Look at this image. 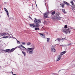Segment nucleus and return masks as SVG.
I'll return each mask as SVG.
<instances>
[{"instance_id": "obj_45", "label": "nucleus", "mask_w": 75, "mask_h": 75, "mask_svg": "<svg viewBox=\"0 0 75 75\" xmlns=\"http://www.w3.org/2000/svg\"><path fill=\"white\" fill-rule=\"evenodd\" d=\"M36 4V6H37V4Z\"/></svg>"}, {"instance_id": "obj_14", "label": "nucleus", "mask_w": 75, "mask_h": 75, "mask_svg": "<svg viewBox=\"0 0 75 75\" xmlns=\"http://www.w3.org/2000/svg\"><path fill=\"white\" fill-rule=\"evenodd\" d=\"M62 40V39L60 38H57V40L59 42H60V41H61Z\"/></svg>"}, {"instance_id": "obj_26", "label": "nucleus", "mask_w": 75, "mask_h": 75, "mask_svg": "<svg viewBox=\"0 0 75 75\" xmlns=\"http://www.w3.org/2000/svg\"><path fill=\"white\" fill-rule=\"evenodd\" d=\"M67 27H68V26H67V25H65L64 27V28H67Z\"/></svg>"}, {"instance_id": "obj_28", "label": "nucleus", "mask_w": 75, "mask_h": 75, "mask_svg": "<svg viewBox=\"0 0 75 75\" xmlns=\"http://www.w3.org/2000/svg\"><path fill=\"white\" fill-rule=\"evenodd\" d=\"M9 19H10L11 20V19L12 20H14V18L12 17H11L10 18V17L9 18Z\"/></svg>"}, {"instance_id": "obj_41", "label": "nucleus", "mask_w": 75, "mask_h": 75, "mask_svg": "<svg viewBox=\"0 0 75 75\" xmlns=\"http://www.w3.org/2000/svg\"><path fill=\"white\" fill-rule=\"evenodd\" d=\"M11 72L12 73V74H13V73L12 72Z\"/></svg>"}, {"instance_id": "obj_44", "label": "nucleus", "mask_w": 75, "mask_h": 75, "mask_svg": "<svg viewBox=\"0 0 75 75\" xmlns=\"http://www.w3.org/2000/svg\"><path fill=\"white\" fill-rule=\"evenodd\" d=\"M61 71V70H59V71L58 72H59V71Z\"/></svg>"}, {"instance_id": "obj_6", "label": "nucleus", "mask_w": 75, "mask_h": 75, "mask_svg": "<svg viewBox=\"0 0 75 75\" xmlns=\"http://www.w3.org/2000/svg\"><path fill=\"white\" fill-rule=\"evenodd\" d=\"M55 47V46H52V47L51 48V50L52 52H55V49L54 48Z\"/></svg>"}, {"instance_id": "obj_3", "label": "nucleus", "mask_w": 75, "mask_h": 75, "mask_svg": "<svg viewBox=\"0 0 75 75\" xmlns=\"http://www.w3.org/2000/svg\"><path fill=\"white\" fill-rule=\"evenodd\" d=\"M14 50H15V48H12L11 49V50L10 49H6V50H2V51H4L5 52H13Z\"/></svg>"}, {"instance_id": "obj_10", "label": "nucleus", "mask_w": 75, "mask_h": 75, "mask_svg": "<svg viewBox=\"0 0 75 75\" xmlns=\"http://www.w3.org/2000/svg\"><path fill=\"white\" fill-rule=\"evenodd\" d=\"M30 25L31 27H32V28H35V26L33 24H30Z\"/></svg>"}, {"instance_id": "obj_13", "label": "nucleus", "mask_w": 75, "mask_h": 75, "mask_svg": "<svg viewBox=\"0 0 75 75\" xmlns=\"http://www.w3.org/2000/svg\"><path fill=\"white\" fill-rule=\"evenodd\" d=\"M44 16L45 18H47V17H48V15H47V13H45L44 15Z\"/></svg>"}, {"instance_id": "obj_30", "label": "nucleus", "mask_w": 75, "mask_h": 75, "mask_svg": "<svg viewBox=\"0 0 75 75\" xmlns=\"http://www.w3.org/2000/svg\"><path fill=\"white\" fill-rule=\"evenodd\" d=\"M73 7L72 6H71V7H72L74 8H75V5L74 4V5H73Z\"/></svg>"}, {"instance_id": "obj_19", "label": "nucleus", "mask_w": 75, "mask_h": 75, "mask_svg": "<svg viewBox=\"0 0 75 75\" xmlns=\"http://www.w3.org/2000/svg\"><path fill=\"white\" fill-rule=\"evenodd\" d=\"M8 38V36H6L3 37V38Z\"/></svg>"}, {"instance_id": "obj_27", "label": "nucleus", "mask_w": 75, "mask_h": 75, "mask_svg": "<svg viewBox=\"0 0 75 75\" xmlns=\"http://www.w3.org/2000/svg\"><path fill=\"white\" fill-rule=\"evenodd\" d=\"M22 44L23 45H25V42H22Z\"/></svg>"}, {"instance_id": "obj_46", "label": "nucleus", "mask_w": 75, "mask_h": 75, "mask_svg": "<svg viewBox=\"0 0 75 75\" xmlns=\"http://www.w3.org/2000/svg\"><path fill=\"white\" fill-rule=\"evenodd\" d=\"M45 4H46V3H45Z\"/></svg>"}, {"instance_id": "obj_9", "label": "nucleus", "mask_w": 75, "mask_h": 75, "mask_svg": "<svg viewBox=\"0 0 75 75\" xmlns=\"http://www.w3.org/2000/svg\"><path fill=\"white\" fill-rule=\"evenodd\" d=\"M4 8V10L6 12V13H7V15L8 17V18H9V15H8V14H9L8 11L7 10V9L6 8Z\"/></svg>"}, {"instance_id": "obj_32", "label": "nucleus", "mask_w": 75, "mask_h": 75, "mask_svg": "<svg viewBox=\"0 0 75 75\" xmlns=\"http://www.w3.org/2000/svg\"><path fill=\"white\" fill-rule=\"evenodd\" d=\"M61 18H62V17H59V16H58V18H57V19H59H59Z\"/></svg>"}, {"instance_id": "obj_47", "label": "nucleus", "mask_w": 75, "mask_h": 75, "mask_svg": "<svg viewBox=\"0 0 75 75\" xmlns=\"http://www.w3.org/2000/svg\"><path fill=\"white\" fill-rule=\"evenodd\" d=\"M1 42V41H0V42Z\"/></svg>"}, {"instance_id": "obj_11", "label": "nucleus", "mask_w": 75, "mask_h": 75, "mask_svg": "<svg viewBox=\"0 0 75 75\" xmlns=\"http://www.w3.org/2000/svg\"><path fill=\"white\" fill-rule=\"evenodd\" d=\"M39 34H40V35L42 37V38H45V36L44 34H42L41 33H39Z\"/></svg>"}, {"instance_id": "obj_21", "label": "nucleus", "mask_w": 75, "mask_h": 75, "mask_svg": "<svg viewBox=\"0 0 75 75\" xmlns=\"http://www.w3.org/2000/svg\"><path fill=\"white\" fill-rule=\"evenodd\" d=\"M15 38V39H16V41H17V44H20V41H18V40H17L16 39V38Z\"/></svg>"}, {"instance_id": "obj_33", "label": "nucleus", "mask_w": 75, "mask_h": 75, "mask_svg": "<svg viewBox=\"0 0 75 75\" xmlns=\"http://www.w3.org/2000/svg\"><path fill=\"white\" fill-rule=\"evenodd\" d=\"M35 30H36V31H37L38 30L37 29V28H35Z\"/></svg>"}, {"instance_id": "obj_8", "label": "nucleus", "mask_w": 75, "mask_h": 75, "mask_svg": "<svg viewBox=\"0 0 75 75\" xmlns=\"http://www.w3.org/2000/svg\"><path fill=\"white\" fill-rule=\"evenodd\" d=\"M61 57H62V56H58L57 57V59L56 60V61H59L61 59Z\"/></svg>"}, {"instance_id": "obj_16", "label": "nucleus", "mask_w": 75, "mask_h": 75, "mask_svg": "<svg viewBox=\"0 0 75 75\" xmlns=\"http://www.w3.org/2000/svg\"><path fill=\"white\" fill-rule=\"evenodd\" d=\"M51 14H52V15H54V14H55V11H53L51 13Z\"/></svg>"}, {"instance_id": "obj_15", "label": "nucleus", "mask_w": 75, "mask_h": 75, "mask_svg": "<svg viewBox=\"0 0 75 75\" xmlns=\"http://www.w3.org/2000/svg\"><path fill=\"white\" fill-rule=\"evenodd\" d=\"M22 54H23L24 55V56H25L26 55V53H25V52H23V51H22Z\"/></svg>"}, {"instance_id": "obj_4", "label": "nucleus", "mask_w": 75, "mask_h": 75, "mask_svg": "<svg viewBox=\"0 0 75 75\" xmlns=\"http://www.w3.org/2000/svg\"><path fill=\"white\" fill-rule=\"evenodd\" d=\"M34 22L36 24H40L41 23V20H40V19L37 20L36 18H35Z\"/></svg>"}, {"instance_id": "obj_7", "label": "nucleus", "mask_w": 75, "mask_h": 75, "mask_svg": "<svg viewBox=\"0 0 75 75\" xmlns=\"http://www.w3.org/2000/svg\"><path fill=\"white\" fill-rule=\"evenodd\" d=\"M59 14H60L59 12L56 13L55 16V18H58V17L59 16Z\"/></svg>"}, {"instance_id": "obj_36", "label": "nucleus", "mask_w": 75, "mask_h": 75, "mask_svg": "<svg viewBox=\"0 0 75 75\" xmlns=\"http://www.w3.org/2000/svg\"><path fill=\"white\" fill-rule=\"evenodd\" d=\"M29 18H30V19H31L32 20V18H31V17H30V16H29Z\"/></svg>"}, {"instance_id": "obj_40", "label": "nucleus", "mask_w": 75, "mask_h": 75, "mask_svg": "<svg viewBox=\"0 0 75 75\" xmlns=\"http://www.w3.org/2000/svg\"><path fill=\"white\" fill-rule=\"evenodd\" d=\"M13 75H16V74H13Z\"/></svg>"}, {"instance_id": "obj_38", "label": "nucleus", "mask_w": 75, "mask_h": 75, "mask_svg": "<svg viewBox=\"0 0 75 75\" xmlns=\"http://www.w3.org/2000/svg\"><path fill=\"white\" fill-rule=\"evenodd\" d=\"M60 46H61L62 47H63V46H64V45H60Z\"/></svg>"}, {"instance_id": "obj_22", "label": "nucleus", "mask_w": 75, "mask_h": 75, "mask_svg": "<svg viewBox=\"0 0 75 75\" xmlns=\"http://www.w3.org/2000/svg\"><path fill=\"white\" fill-rule=\"evenodd\" d=\"M64 3L65 4H67V5H69V4H68L66 2L64 1Z\"/></svg>"}, {"instance_id": "obj_42", "label": "nucleus", "mask_w": 75, "mask_h": 75, "mask_svg": "<svg viewBox=\"0 0 75 75\" xmlns=\"http://www.w3.org/2000/svg\"><path fill=\"white\" fill-rule=\"evenodd\" d=\"M57 40H57V39H56V40H55V41H57Z\"/></svg>"}, {"instance_id": "obj_5", "label": "nucleus", "mask_w": 75, "mask_h": 75, "mask_svg": "<svg viewBox=\"0 0 75 75\" xmlns=\"http://www.w3.org/2000/svg\"><path fill=\"white\" fill-rule=\"evenodd\" d=\"M21 47H22V48H25V50H27V48L24 47L23 46V45H20L18 46L16 48H20V49H21V50H23V49H21Z\"/></svg>"}, {"instance_id": "obj_31", "label": "nucleus", "mask_w": 75, "mask_h": 75, "mask_svg": "<svg viewBox=\"0 0 75 75\" xmlns=\"http://www.w3.org/2000/svg\"><path fill=\"white\" fill-rule=\"evenodd\" d=\"M60 5H61V6H62V7H64V5H63L61 4H60Z\"/></svg>"}, {"instance_id": "obj_18", "label": "nucleus", "mask_w": 75, "mask_h": 75, "mask_svg": "<svg viewBox=\"0 0 75 75\" xmlns=\"http://www.w3.org/2000/svg\"><path fill=\"white\" fill-rule=\"evenodd\" d=\"M35 25V27H39V24L38 23H36V25Z\"/></svg>"}, {"instance_id": "obj_43", "label": "nucleus", "mask_w": 75, "mask_h": 75, "mask_svg": "<svg viewBox=\"0 0 75 75\" xmlns=\"http://www.w3.org/2000/svg\"><path fill=\"white\" fill-rule=\"evenodd\" d=\"M73 65H74V66H75V64Z\"/></svg>"}, {"instance_id": "obj_24", "label": "nucleus", "mask_w": 75, "mask_h": 75, "mask_svg": "<svg viewBox=\"0 0 75 75\" xmlns=\"http://www.w3.org/2000/svg\"><path fill=\"white\" fill-rule=\"evenodd\" d=\"M47 39V42H49V41H50V38H46Z\"/></svg>"}, {"instance_id": "obj_25", "label": "nucleus", "mask_w": 75, "mask_h": 75, "mask_svg": "<svg viewBox=\"0 0 75 75\" xmlns=\"http://www.w3.org/2000/svg\"><path fill=\"white\" fill-rule=\"evenodd\" d=\"M31 42H29L28 43V44H27V45H31Z\"/></svg>"}, {"instance_id": "obj_34", "label": "nucleus", "mask_w": 75, "mask_h": 75, "mask_svg": "<svg viewBox=\"0 0 75 75\" xmlns=\"http://www.w3.org/2000/svg\"><path fill=\"white\" fill-rule=\"evenodd\" d=\"M6 35H9V34H8V33H6Z\"/></svg>"}, {"instance_id": "obj_12", "label": "nucleus", "mask_w": 75, "mask_h": 75, "mask_svg": "<svg viewBox=\"0 0 75 75\" xmlns=\"http://www.w3.org/2000/svg\"><path fill=\"white\" fill-rule=\"evenodd\" d=\"M66 52H67V51H65L63 52H62L60 54V55H63L64 54H65V53H66Z\"/></svg>"}, {"instance_id": "obj_2", "label": "nucleus", "mask_w": 75, "mask_h": 75, "mask_svg": "<svg viewBox=\"0 0 75 75\" xmlns=\"http://www.w3.org/2000/svg\"><path fill=\"white\" fill-rule=\"evenodd\" d=\"M72 27H68V29H63L62 30V32L63 33H65V34H68V33H71V29H72Z\"/></svg>"}, {"instance_id": "obj_1", "label": "nucleus", "mask_w": 75, "mask_h": 75, "mask_svg": "<svg viewBox=\"0 0 75 75\" xmlns=\"http://www.w3.org/2000/svg\"><path fill=\"white\" fill-rule=\"evenodd\" d=\"M35 48V47L34 46L32 48H28L27 52L28 54H33L34 51L33 50Z\"/></svg>"}, {"instance_id": "obj_37", "label": "nucleus", "mask_w": 75, "mask_h": 75, "mask_svg": "<svg viewBox=\"0 0 75 75\" xmlns=\"http://www.w3.org/2000/svg\"><path fill=\"white\" fill-rule=\"evenodd\" d=\"M62 38L63 40H66V39H65V38Z\"/></svg>"}, {"instance_id": "obj_23", "label": "nucleus", "mask_w": 75, "mask_h": 75, "mask_svg": "<svg viewBox=\"0 0 75 75\" xmlns=\"http://www.w3.org/2000/svg\"><path fill=\"white\" fill-rule=\"evenodd\" d=\"M70 3H71L72 6H73L74 5V1H71L70 2Z\"/></svg>"}, {"instance_id": "obj_29", "label": "nucleus", "mask_w": 75, "mask_h": 75, "mask_svg": "<svg viewBox=\"0 0 75 75\" xmlns=\"http://www.w3.org/2000/svg\"><path fill=\"white\" fill-rule=\"evenodd\" d=\"M71 44H72L71 43H70L68 45H67V46H69V45H71Z\"/></svg>"}, {"instance_id": "obj_17", "label": "nucleus", "mask_w": 75, "mask_h": 75, "mask_svg": "<svg viewBox=\"0 0 75 75\" xmlns=\"http://www.w3.org/2000/svg\"><path fill=\"white\" fill-rule=\"evenodd\" d=\"M6 33H4L1 34V35L2 36L5 35H6Z\"/></svg>"}, {"instance_id": "obj_20", "label": "nucleus", "mask_w": 75, "mask_h": 75, "mask_svg": "<svg viewBox=\"0 0 75 75\" xmlns=\"http://www.w3.org/2000/svg\"><path fill=\"white\" fill-rule=\"evenodd\" d=\"M62 12L64 13H66V12H65V9H62Z\"/></svg>"}, {"instance_id": "obj_35", "label": "nucleus", "mask_w": 75, "mask_h": 75, "mask_svg": "<svg viewBox=\"0 0 75 75\" xmlns=\"http://www.w3.org/2000/svg\"><path fill=\"white\" fill-rule=\"evenodd\" d=\"M37 29L38 30H40V28H37Z\"/></svg>"}, {"instance_id": "obj_39", "label": "nucleus", "mask_w": 75, "mask_h": 75, "mask_svg": "<svg viewBox=\"0 0 75 75\" xmlns=\"http://www.w3.org/2000/svg\"><path fill=\"white\" fill-rule=\"evenodd\" d=\"M9 37H10L9 38H12V37H11L9 35Z\"/></svg>"}]
</instances>
